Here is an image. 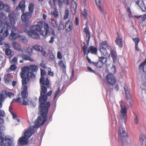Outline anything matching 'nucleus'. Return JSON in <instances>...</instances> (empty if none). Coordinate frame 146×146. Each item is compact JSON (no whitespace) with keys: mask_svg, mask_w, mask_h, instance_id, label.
Masks as SVG:
<instances>
[{"mask_svg":"<svg viewBox=\"0 0 146 146\" xmlns=\"http://www.w3.org/2000/svg\"><path fill=\"white\" fill-rule=\"evenodd\" d=\"M5 93L6 96H8L10 98H11L12 97H13L14 96V94L11 92H7L6 91L5 92Z\"/></svg>","mask_w":146,"mask_h":146,"instance_id":"obj_43","label":"nucleus"},{"mask_svg":"<svg viewBox=\"0 0 146 146\" xmlns=\"http://www.w3.org/2000/svg\"><path fill=\"white\" fill-rule=\"evenodd\" d=\"M33 47H28L27 49L26 52L29 55H31L33 53Z\"/></svg>","mask_w":146,"mask_h":146,"instance_id":"obj_34","label":"nucleus"},{"mask_svg":"<svg viewBox=\"0 0 146 146\" xmlns=\"http://www.w3.org/2000/svg\"><path fill=\"white\" fill-rule=\"evenodd\" d=\"M52 15L55 17H56L58 15V12L57 11H55L52 13Z\"/></svg>","mask_w":146,"mask_h":146,"instance_id":"obj_64","label":"nucleus"},{"mask_svg":"<svg viewBox=\"0 0 146 146\" xmlns=\"http://www.w3.org/2000/svg\"><path fill=\"white\" fill-rule=\"evenodd\" d=\"M108 47V45L107 43V41H103L101 43V48H107Z\"/></svg>","mask_w":146,"mask_h":146,"instance_id":"obj_38","label":"nucleus"},{"mask_svg":"<svg viewBox=\"0 0 146 146\" xmlns=\"http://www.w3.org/2000/svg\"><path fill=\"white\" fill-rule=\"evenodd\" d=\"M28 139L25 136L21 137L19 139L18 143L19 145H24L27 144L28 142Z\"/></svg>","mask_w":146,"mask_h":146,"instance_id":"obj_15","label":"nucleus"},{"mask_svg":"<svg viewBox=\"0 0 146 146\" xmlns=\"http://www.w3.org/2000/svg\"><path fill=\"white\" fill-rule=\"evenodd\" d=\"M139 141L142 145L146 146V136L143 134H141L139 136Z\"/></svg>","mask_w":146,"mask_h":146,"instance_id":"obj_18","label":"nucleus"},{"mask_svg":"<svg viewBox=\"0 0 146 146\" xmlns=\"http://www.w3.org/2000/svg\"><path fill=\"white\" fill-rule=\"evenodd\" d=\"M116 72L115 66V65H113V66L111 68L110 72L111 73V74H113Z\"/></svg>","mask_w":146,"mask_h":146,"instance_id":"obj_52","label":"nucleus"},{"mask_svg":"<svg viewBox=\"0 0 146 146\" xmlns=\"http://www.w3.org/2000/svg\"><path fill=\"white\" fill-rule=\"evenodd\" d=\"M5 116V114L4 111L3 110H0V117H4Z\"/></svg>","mask_w":146,"mask_h":146,"instance_id":"obj_58","label":"nucleus"},{"mask_svg":"<svg viewBox=\"0 0 146 146\" xmlns=\"http://www.w3.org/2000/svg\"><path fill=\"white\" fill-rule=\"evenodd\" d=\"M43 21H39L37 22L36 25H32L30 28V30L27 32L29 36L33 38L38 39L40 38V36L38 33L41 35V32H43L42 30L43 28L42 24Z\"/></svg>","mask_w":146,"mask_h":146,"instance_id":"obj_4","label":"nucleus"},{"mask_svg":"<svg viewBox=\"0 0 146 146\" xmlns=\"http://www.w3.org/2000/svg\"><path fill=\"white\" fill-rule=\"evenodd\" d=\"M0 136V145L1 146H13L15 145L13 139L9 136H6L4 139Z\"/></svg>","mask_w":146,"mask_h":146,"instance_id":"obj_6","label":"nucleus"},{"mask_svg":"<svg viewBox=\"0 0 146 146\" xmlns=\"http://www.w3.org/2000/svg\"><path fill=\"white\" fill-rule=\"evenodd\" d=\"M133 40L135 42V44H138V43L140 42V40L139 38L136 37L134 38H132Z\"/></svg>","mask_w":146,"mask_h":146,"instance_id":"obj_51","label":"nucleus"},{"mask_svg":"<svg viewBox=\"0 0 146 146\" xmlns=\"http://www.w3.org/2000/svg\"><path fill=\"white\" fill-rule=\"evenodd\" d=\"M65 28L66 31L68 32H71L74 29L73 23L70 19L66 21Z\"/></svg>","mask_w":146,"mask_h":146,"instance_id":"obj_11","label":"nucleus"},{"mask_svg":"<svg viewBox=\"0 0 146 146\" xmlns=\"http://www.w3.org/2000/svg\"><path fill=\"white\" fill-rule=\"evenodd\" d=\"M141 87L142 90H146V82H143L142 83Z\"/></svg>","mask_w":146,"mask_h":146,"instance_id":"obj_49","label":"nucleus"},{"mask_svg":"<svg viewBox=\"0 0 146 146\" xmlns=\"http://www.w3.org/2000/svg\"><path fill=\"white\" fill-rule=\"evenodd\" d=\"M17 60L16 57H14L12 60V63L16 64L17 63Z\"/></svg>","mask_w":146,"mask_h":146,"instance_id":"obj_63","label":"nucleus"},{"mask_svg":"<svg viewBox=\"0 0 146 146\" xmlns=\"http://www.w3.org/2000/svg\"><path fill=\"white\" fill-rule=\"evenodd\" d=\"M57 57V58L59 59H61L62 58V55L60 52L59 51L58 52Z\"/></svg>","mask_w":146,"mask_h":146,"instance_id":"obj_61","label":"nucleus"},{"mask_svg":"<svg viewBox=\"0 0 146 146\" xmlns=\"http://www.w3.org/2000/svg\"><path fill=\"white\" fill-rule=\"evenodd\" d=\"M60 7H62L63 5H68L69 4L68 0H58Z\"/></svg>","mask_w":146,"mask_h":146,"instance_id":"obj_30","label":"nucleus"},{"mask_svg":"<svg viewBox=\"0 0 146 146\" xmlns=\"http://www.w3.org/2000/svg\"><path fill=\"white\" fill-rule=\"evenodd\" d=\"M65 28L64 23L62 21L60 22V24L58 27V30L59 31H61L63 30Z\"/></svg>","mask_w":146,"mask_h":146,"instance_id":"obj_36","label":"nucleus"},{"mask_svg":"<svg viewBox=\"0 0 146 146\" xmlns=\"http://www.w3.org/2000/svg\"><path fill=\"white\" fill-rule=\"evenodd\" d=\"M56 2V0H49V4L51 7H53L55 6Z\"/></svg>","mask_w":146,"mask_h":146,"instance_id":"obj_46","label":"nucleus"},{"mask_svg":"<svg viewBox=\"0 0 146 146\" xmlns=\"http://www.w3.org/2000/svg\"><path fill=\"white\" fill-rule=\"evenodd\" d=\"M23 90L21 92V95L23 99L22 104L24 105H29L31 102V99L30 98H27L28 96V92L27 90V86H23Z\"/></svg>","mask_w":146,"mask_h":146,"instance_id":"obj_7","label":"nucleus"},{"mask_svg":"<svg viewBox=\"0 0 146 146\" xmlns=\"http://www.w3.org/2000/svg\"><path fill=\"white\" fill-rule=\"evenodd\" d=\"M136 3L140 7L143 11L145 12L146 11V7L143 1L138 0L136 1Z\"/></svg>","mask_w":146,"mask_h":146,"instance_id":"obj_20","label":"nucleus"},{"mask_svg":"<svg viewBox=\"0 0 146 146\" xmlns=\"http://www.w3.org/2000/svg\"><path fill=\"white\" fill-rule=\"evenodd\" d=\"M8 16L9 19L8 22L6 23L7 28L3 34V36L5 37L7 36L9 34L8 32L9 28L11 29V33L9 36V38L12 40H14L19 37V31L14 26L15 24V14L13 12L11 13L8 15Z\"/></svg>","mask_w":146,"mask_h":146,"instance_id":"obj_1","label":"nucleus"},{"mask_svg":"<svg viewBox=\"0 0 146 146\" xmlns=\"http://www.w3.org/2000/svg\"><path fill=\"white\" fill-rule=\"evenodd\" d=\"M106 79L108 83L111 85H114L116 82V79L113 74H109L106 76Z\"/></svg>","mask_w":146,"mask_h":146,"instance_id":"obj_12","label":"nucleus"},{"mask_svg":"<svg viewBox=\"0 0 146 146\" xmlns=\"http://www.w3.org/2000/svg\"><path fill=\"white\" fill-rule=\"evenodd\" d=\"M99 62H92V63L94 66L97 67V68H100V66L98 64Z\"/></svg>","mask_w":146,"mask_h":146,"instance_id":"obj_59","label":"nucleus"},{"mask_svg":"<svg viewBox=\"0 0 146 146\" xmlns=\"http://www.w3.org/2000/svg\"><path fill=\"white\" fill-rule=\"evenodd\" d=\"M118 141L122 144L123 145H125L124 143H127L125 138H128V136L125 130V129L120 127L118 131Z\"/></svg>","mask_w":146,"mask_h":146,"instance_id":"obj_5","label":"nucleus"},{"mask_svg":"<svg viewBox=\"0 0 146 146\" xmlns=\"http://www.w3.org/2000/svg\"><path fill=\"white\" fill-rule=\"evenodd\" d=\"M60 91V89L59 88L55 94L54 98V100L53 101V102L55 104H56V101L55 100V98H56V96H57L58 95Z\"/></svg>","mask_w":146,"mask_h":146,"instance_id":"obj_39","label":"nucleus"},{"mask_svg":"<svg viewBox=\"0 0 146 146\" xmlns=\"http://www.w3.org/2000/svg\"><path fill=\"white\" fill-rule=\"evenodd\" d=\"M110 54L112 57L117 56V54L116 52L112 50H110Z\"/></svg>","mask_w":146,"mask_h":146,"instance_id":"obj_54","label":"nucleus"},{"mask_svg":"<svg viewBox=\"0 0 146 146\" xmlns=\"http://www.w3.org/2000/svg\"><path fill=\"white\" fill-rule=\"evenodd\" d=\"M32 16L31 13L27 12L23 13L21 16V19L25 24V25L28 27L30 25L29 19Z\"/></svg>","mask_w":146,"mask_h":146,"instance_id":"obj_8","label":"nucleus"},{"mask_svg":"<svg viewBox=\"0 0 146 146\" xmlns=\"http://www.w3.org/2000/svg\"><path fill=\"white\" fill-rule=\"evenodd\" d=\"M19 40L20 42L26 44L28 42V40L26 37L23 35L19 36Z\"/></svg>","mask_w":146,"mask_h":146,"instance_id":"obj_28","label":"nucleus"},{"mask_svg":"<svg viewBox=\"0 0 146 146\" xmlns=\"http://www.w3.org/2000/svg\"><path fill=\"white\" fill-rule=\"evenodd\" d=\"M7 97V96L6 94H0V101L3 102L5 99Z\"/></svg>","mask_w":146,"mask_h":146,"instance_id":"obj_41","label":"nucleus"},{"mask_svg":"<svg viewBox=\"0 0 146 146\" xmlns=\"http://www.w3.org/2000/svg\"><path fill=\"white\" fill-rule=\"evenodd\" d=\"M71 7L74 9V10H76L77 8V5L76 3L75 2H72L71 5Z\"/></svg>","mask_w":146,"mask_h":146,"instance_id":"obj_50","label":"nucleus"},{"mask_svg":"<svg viewBox=\"0 0 146 146\" xmlns=\"http://www.w3.org/2000/svg\"><path fill=\"white\" fill-rule=\"evenodd\" d=\"M69 11L68 10L66 9L65 10V15L64 17V20L66 19L68 17Z\"/></svg>","mask_w":146,"mask_h":146,"instance_id":"obj_44","label":"nucleus"},{"mask_svg":"<svg viewBox=\"0 0 146 146\" xmlns=\"http://www.w3.org/2000/svg\"><path fill=\"white\" fill-rule=\"evenodd\" d=\"M135 118L134 119L135 123V124H137L139 123V119L137 117V116L135 113H133Z\"/></svg>","mask_w":146,"mask_h":146,"instance_id":"obj_45","label":"nucleus"},{"mask_svg":"<svg viewBox=\"0 0 146 146\" xmlns=\"http://www.w3.org/2000/svg\"><path fill=\"white\" fill-rule=\"evenodd\" d=\"M106 48H101V53L102 54L101 55L104 56H106L107 54V51Z\"/></svg>","mask_w":146,"mask_h":146,"instance_id":"obj_37","label":"nucleus"},{"mask_svg":"<svg viewBox=\"0 0 146 146\" xmlns=\"http://www.w3.org/2000/svg\"><path fill=\"white\" fill-rule=\"evenodd\" d=\"M14 102H16L19 103H22V99L20 97H19L17 99H13L11 103Z\"/></svg>","mask_w":146,"mask_h":146,"instance_id":"obj_47","label":"nucleus"},{"mask_svg":"<svg viewBox=\"0 0 146 146\" xmlns=\"http://www.w3.org/2000/svg\"><path fill=\"white\" fill-rule=\"evenodd\" d=\"M38 67L37 66L31 65L29 66H25L22 68L21 70H23V72H27L29 71L36 72L38 70Z\"/></svg>","mask_w":146,"mask_h":146,"instance_id":"obj_9","label":"nucleus"},{"mask_svg":"<svg viewBox=\"0 0 146 146\" xmlns=\"http://www.w3.org/2000/svg\"><path fill=\"white\" fill-rule=\"evenodd\" d=\"M97 49L96 47L94 46H90L88 48V54L90 52L92 54H96L97 53Z\"/></svg>","mask_w":146,"mask_h":146,"instance_id":"obj_24","label":"nucleus"},{"mask_svg":"<svg viewBox=\"0 0 146 146\" xmlns=\"http://www.w3.org/2000/svg\"><path fill=\"white\" fill-rule=\"evenodd\" d=\"M87 10L85 9L84 10V12H83V15L84 19H86L87 18V16L88 15Z\"/></svg>","mask_w":146,"mask_h":146,"instance_id":"obj_57","label":"nucleus"},{"mask_svg":"<svg viewBox=\"0 0 146 146\" xmlns=\"http://www.w3.org/2000/svg\"><path fill=\"white\" fill-rule=\"evenodd\" d=\"M44 23L42 24V27H43L44 29H45L44 31H43V32H41V35L43 36H45L47 35L49 33V27L48 24L44 21Z\"/></svg>","mask_w":146,"mask_h":146,"instance_id":"obj_14","label":"nucleus"},{"mask_svg":"<svg viewBox=\"0 0 146 146\" xmlns=\"http://www.w3.org/2000/svg\"><path fill=\"white\" fill-rule=\"evenodd\" d=\"M46 92L45 95L47 97V100L45 101L44 100L42 102L39 101V98L41 96V92H40V96L39 98V101L40 102L39 112L40 114L43 119L41 122L42 125H43L48 119L47 115L48 111V109L50 106V102H48L45 103L47 100L48 96H50L52 93V91L50 90L46 94Z\"/></svg>","mask_w":146,"mask_h":146,"instance_id":"obj_3","label":"nucleus"},{"mask_svg":"<svg viewBox=\"0 0 146 146\" xmlns=\"http://www.w3.org/2000/svg\"><path fill=\"white\" fill-rule=\"evenodd\" d=\"M105 56H104V57H102V56H101V62L103 64L105 63L107 60V59L106 58V57H105Z\"/></svg>","mask_w":146,"mask_h":146,"instance_id":"obj_55","label":"nucleus"},{"mask_svg":"<svg viewBox=\"0 0 146 146\" xmlns=\"http://www.w3.org/2000/svg\"><path fill=\"white\" fill-rule=\"evenodd\" d=\"M10 74H7L4 76V78L5 79V83L6 84L9 83L10 81Z\"/></svg>","mask_w":146,"mask_h":146,"instance_id":"obj_33","label":"nucleus"},{"mask_svg":"<svg viewBox=\"0 0 146 146\" xmlns=\"http://www.w3.org/2000/svg\"><path fill=\"white\" fill-rule=\"evenodd\" d=\"M12 45L13 48L18 51L21 50V47L20 44L16 42H14L12 43Z\"/></svg>","mask_w":146,"mask_h":146,"instance_id":"obj_26","label":"nucleus"},{"mask_svg":"<svg viewBox=\"0 0 146 146\" xmlns=\"http://www.w3.org/2000/svg\"><path fill=\"white\" fill-rule=\"evenodd\" d=\"M25 74L27 76L31 78H34L35 77V75L32 72L29 71L26 72Z\"/></svg>","mask_w":146,"mask_h":146,"instance_id":"obj_32","label":"nucleus"},{"mask_svg":"<svg viewBox=\"0 0 146 146\" xmlns=\"http://www.w3.org/2000/svg\"><path fill=\"white\" fill-rule=\"evenodd\" d=\"M25 1H21L19 3L18 5L16 7V9L19 10L20 9H21L22 12L24 13L25 8Z\"/></svg>","mask_w":146,"mask_h":146,"instance_id":"obj_21","label":"nucleus"},{"mask_svg":"<svg viewBox=\"0 0 146 146\" xmlns=\"http://www.w3.org/2000/svg\"><path fill=\"white\" fill-rule=\"evenodd\" d=\"M10 68L11 70H14L17 69V66L15 64H13L11 65Z\"/></svg>","mask_w":146,"mask_h":146,"instance_id":"obj_60","label":"nucleus"},{"mask_svg":"<svg viewBox=\"0 0 146 146\" xmlns=\"http://www.w3.org/2000/svg\"><path fill=\"white\" fill-rule=\"evenodd\" d=\"M88 70L89 71L93 73L98 75L99 77H100V74H98L96 73L94 70H93L92 68L90 67H89L87 68Z\"/></svg>","mask_w":146,"mask_h":146,"instance_id":"obj_42","label":"nucleus"},{"mask_svg":"<svg viewBox=\"0 0 146 146\" xmlns=\"http://www.w3.org/2000/svg\"><path fill=\"white\" fill-rule=\"evenodd\" d=\"M117 36L116 37L115 43L118 46L122 48L123 46V41L122 39L120 38V35L118 32L117 33Z\"/></svg>","mask_w":146,"mask_h":146,"instance_id":"obj_16","label":"nucleus"},{"mask_svg":"<svg viewBox=\"0 0 146 146\" xmlns=\"http://www.w3.org/2000/svg\"><path fill=\"white\" fill-rule=\"evenodd\" d=\"M5 53L7 55H9L11 53V50L9 48H7L5 50Z\"/></svg>","mask_w":146,"mask_h":146,"instance_id":"obj_53","label":"nucleus"},{"mask_svg":"<svg viewBox=\"0 0 146 146\" xmlns=\"http://www.w3.org/2000/svg\"><path fill=\"white\" fill-rule=\"evenodd\" d=\"M33 48H34V49L38 51H40L41 49H42V48L39 45L36 44L33 47Z\"/></svg>","mask_w":146,"mask_h":146,"instance_id":"obj_40","label":"nucleus"},{"mask_svg":"<svg viewBox=\"0 0 146 146\" xmlns=\"http://www.w3.org/2000/svg\"><path fill=\"white\" fill-rule=\"evenodd\" d=\"M87 46L86 44H84L83 46V50L84 55L87 54Z\"/></svg>","mask_w":146,"mask_h":146,"instance_id":"obj_48","label":"nucleus"},{"mask_svg":"<svg viewBox=\"0 0 146 146\" xmlns=\"http://www.w3.org/2000/svg\"><path fill=\"white\" fill-rule=\"evenodd\" d=\"M41 121V117L38 116L37 119L35 121V125L32 127L34 129H36V128L39 127L41 125L40 122Z\"/></svg>","mask_w":146,"mask_h":146,"instance_id":"obj_17","label":"nucleus"},{"mask_svg":"<svg viewBox=\"0 0 146 146\" xmlns=\"http://www.w3.org/2000/svg\"><path fill=\"white\" fill-rule=\"evenodd\" d=\"M29 105H30V106L31 108H34L36 106V103L34 102H32L31 100V102Z\"/></svg>","mask_w":146,"mask_h":146,"instance_id":"obj_62","label":"nucleus"},{"mask_svg":"<svg viewBox=\"0 0 146 146\" xmlns=\"http://www.w3.org/2000/svg\"><path fill=\"white\" fill-rule=\"evenodd\" d=\"M28 8L29 12L31 13V14H32L33 13L34 8V6L33 4L32 3H30L29 5Z\"/></svg>","mask_w":146,"mask_h":146,"instance_id":"obj_35","label":"nucleus"},{"mask_svg":"<svg viewBox=\"0 0 146 146\" xmlns=\"http://www.w3.org/2000/svg\"><path fill=\"white\" fill-rule=\"evenodd\" d=\"M124 88L127 98V99H130L131 98V95L129 92V90L128 89L127 85L125 84Z\"/></svg>","mask_w":146,"mask_h":146,"instance_id":"obj_27","label":"nucleus"},{"mask_svg":"<svg viewBox=\"0 0 146 146\" xmlns=\"http://www.w3.org/2000/svg\"><path fill=\"white\" fill-rule=\"evenodd\" d=\"M37 130L36 129H33L32 127V126H30L27 129L25 132L24 136L28 139L32 136V134L36 132Z\"/></svg>","mask_w":146,"mask_h":146,"instance_id":"obj_10","label":"nucleus"},{"mask_svg":"<svg viewBox=\"0 0 146 146\" xmlns=\"http://www.w3.org/2000/svg\"><path fill=\"white\" fill-rule=\"evenodd\" d=\"M40 70L41 78L40 80V83L41 84V96L39 98V101H44L47 100V97L45 95L47 90V88L49 86V81L48 78L47 77L45 80L46 76V72L44 70L42 69Z\"/></svg>","mask_w":146,"mask_h":146,"instance_id":"obj_2","label":"nucleus"},{"mask_svg":"<svg viewBox=\"0 0 146 146\" xmlns=\"http://www.w3.org/2000/svg\"><path fill=\"white\" fill-rule=\"evenodd\" d=\"M139 68L141 71L146 73V59L140 64Z\"/></svg>","mask_w":146,"mask_h":146,"instance_id":"obj_22","label":"nucleus"},{"mask_svg":"<svg viewBox=\"0 0 146 146\" xmlns=\"http://www.w3.org/2000/svg\"><path fill=\"white\" fill-rule=\"evenodd\" d=\"M120 106L121 107V110L120 111L123 117H125L127 116V114L126 107L125 106H124V107H122L121 104L120 105Z\"/></svg>","mask_w":146,"mask_h":146,"instance_id":"obj_25","label":"nucleus"},{"mask_svg":"<svg viewBox=\"0 0 146 146\" xmlns=\"http://www.w3.org/2000/svg\"><path fill=\"white\" fill-rule=\"evenodd\" d=\"M23 72V70H21V72L20 73V75L21 78H22V84L23 87L27 86V84L29 81V78L28 77H25L26 72Z\"/></svg>","mask_w":146,"mask_h":146,"instance_id":"obj_13","label":"nucleus"},{"mask_svg":"<svg viewBox=\"0 0 146 146\" xmlns=\"http://www.w3.org/2000/svg\"><path fill=\"white\" fill-rule=\"evenodd\" d=\"M23 59L25 60H30L31 61H33L34 60L31 57L27 55L22 54L21 56Z\"/></svg>","mask_w":146,"mask_h":146,"instance_id":"obj_31","label":"nucleus"},{"mask_svg":"<svg viewBox=\"0 0 146 146\" xmlns=\"http://www.w3.org/2000/svg\"><path fill=\"white\" fill-rule=\"evenodd\" d=\"M84 32L86 35V43L88 44H89V41L90 39V34L89 31L87 27H85L83 29Z\"/></svg>","mask_w":146,"mask_h":146,"instance_id":"obj_19","label":"nucleus"},{"mask_svg":"<svg viewBox=\"0 0 146 146\" xmlns=\"http://www.w3.org/2000/svg\"><path fill=\"white\" fill-rule=\"evenodd\" d=\"M98 0H95V2L97 7L99 9H100V0H99L98 2Z\"/></svg>","mask_w":146,"mask_h":146,"instance_id":"obj_56","label":"nucleus"},{"mask_svg":"<svg viewBox=\"0 0 146 146\" xmlns=\"http://www.w3.org/2000/svg\"><path fill=\"white\" fill-rule=\"evenodd\" d=\"M10 7L7 5H4L3 3L0 1V10H2L6 12H9Z\"/></svg>","mask_w":146,"mask_h":146,"instance_id":"obj_23","label":"nucleus"},{"mask_svg":"<svg viewBox=\"0 0 146 146\" xmlns=\"http://www.w3.org/2000/svg\"><path fill=\"white\" fill-rule=\"evenodd\" d=\"M58 64L61 68L62 69L63 71H66V66L65 63L62 60L60 61L59 62Z\"/></svg>","mask_w":146,"mask_h":146,"instance_id":"obj_29","label":"nucleus"}]
</instances>
